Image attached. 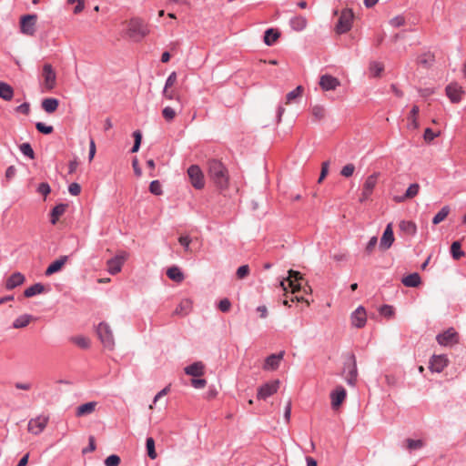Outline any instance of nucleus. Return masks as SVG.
<instances>
[{"label":"nucleus","instance_id":"nucleus-1","mask_svg":"<svg viewBox=\"0 0 466 466\" xmlns=\"http://www.w3.org/2000/svg\"><path fill=\"white\" fill-rule=\"evenodd\" d=\"M208 165L209 177L216 186L220 189L227 188L228 185V175L224 165L217 159L209 160Z\"/></svg>","mask_w":466,"mask_h":466},{"label":"nucleus","instance_id":"nucleus-2","mask_svg":"<svg viewBox=\"0 0 466 466\" xmlns=\"http://www.w3.org/2000/svg\"><path fill=\"white\" fill-rule=\"evenodd\" d=\"M148 33L147 25L140 18H132L127 24V35L134 41L142 40Z\"/></svg>","mask_w":466,"mask_h":466},{"label":"nucleus","instance_id":"nucleus-3","mask_svg":"<svg viewBox=\"0 0 466 466\" xmlns=\"http://www.w3.org/2000/svg\"><path fill=\"white\" fill-rule=\"evenodd\" d=\"M96 331L104 347L112 350L115 345V341L113 332L109 325L106 322H101L98 324Z\"/></svg>","mask_w":466,"mask_h":466},{"label":"nucleus","instance_id":"nucleus-4","mask_svg":"<svg viewBox=\"0 0 466 466\" xmlns=\"http://www.w3.org/2000/svg\"><path fill=\"white\" fill-rule=\"evenodd\" d=\"M353 12L351 9L342 10L336 25V31L338 34H345L350 30L353 21Z\"/></svg>","mask_w":466,"mask_h":466},{"label":"nucleus","instance_id":"nucleus-5","mask_svg":"<svg viewBox=\"0 0 466 466\" xmlns=\"http://www.w3.org/2000/svg\"><path fill=\"white\" fill-rule=\"evenodd\" d=\"M42 77H43V87L47 90L51 91L55 88L56 85V74L50 64H45L43 66L42 70Z\"/></svg>","mask_w":466,"mask_h":466},{"label":"nucleus","instance_id":"nucleus-6","mask_svg":"<svg viewBox=\"0 0 466 466\" xmlns=\"http://www.w3.org/2000/svg\"><path fill=\"white\" fill-rule=\"evenodd\" d=\"M187 175L191 185L196 189H201L205 186L204 175L200 167L197 165H191L187 168Z\"/></svg>","mask_w":466,"mask_h":466},{"label":"nucleus","instance_id":"nucleus-7","mask_svg":"<svg viewBox=\"0 0 466 466\" xmlns=\"http://www.w3.org/2000/svg\"><path fill=\"white\" fill-rule=\"evenodd\" d=\"M302 279V276L300 272L295 270H289V276L286 279L280 281V286L284 290H287V285L291 288L292 292H296L300 289L299 280Z\"/></svg>","mask_w":466,"mask_h":466},{"label":"nucleus","instance_id":"nucleus-8","mask_svg":"<svg viewBox=\"0 0 466 466\" xmlns=\"http://www.w3.org/2000/svg\"><path fill=\"white\" fill-rule=\"evenodd\" d=\"M48 417L40 415L35 419H31L28 422V431L32 434H40L48 423Z\"/></svg>","mask_w":466,"mask_h":466},{"label":"nucleus","instance_id":"nucleus-9","mask_svg":"<svg viewBox=\"0 0 466 466\" xmlns=\"http://www.w3.org/2000/svg\"><path fill=\"white\" fill-rule=\"evenodd\" d=\"M36 15H26L21 18L20 29L21 32L27 35H33L35 32V25L36 22Z\"/></svg>","mask_w":466,"mask_h":466},{"label":"nucleus","instance_id":"nucleus-10","mask_svg":"<svg viewBox=\"0 0 466 466\" xmlns=\"http://www.w3.org/2000/svg\"><path fill=\"white\" fill-rule=\"evenodd\" d=\"M319 84L323 91H333L340 86V81L331 75L325 74L319 77Z\"/></svg>","mask_w":466,"mask_h":466},{"label":"nucleus","instance_id":"nucleus-11","mask_svg":"<svg viewBox=\"0 0 466 466\" xmlns=\"http://www.w3.org/2000/svg\"><path fill=\"white\" fill-rule=\"evenodd\" d=\"M351 324L355 328H363L367 321V314L364 307L359 306L350 316Z\"/></svg>","mask_w":466,"mask_h":466},{"label":"nucleus","instance_id":"nucleus-12","mask_svg":"<svg viewBox=\"0 0 466 466\" xmlns=\"http://www.w3.org/2000/svg\"><path fill=\"white\" fill-rule=\"evenodd\" d=\"M279 386V381L278 380L263 384L258 390V398L262 400L267 399L277 392Z\"/></svg>","mask_w":466,"mask_h":466},{"label":"nucleus","instance_id":"nucleus-13","mask_svg":"<svg viewBox=\"0 0 466 466\" xmlns=\"http://www.w3.org/2000/svg\"><path fill=\"white\" fill-rule=\"evenodd\" d=\"M448 362V359L445 355H433L431 359L429 368L432 372L440 373L447 367Z\"/></svg>","mask_w":466,"mask_h":466},{"label":"nucleus","instance_id":"nucleus-14","mask_svg":"<svg viewBox=\"0 0 466 466\" xmlns=\"http://www.w3.org/2000/svg\"><path fill=\"white\" fill-rule=\"evenodd\" d=\"M378 179V174L374 173L366 178L360 197V201H365L371 195Z\"/></svg>","mask_w":466,"mask_h":466},{"label":"nucleus","instance_id":"nucleus-15","mask_svg":"<svg viewBox=\"0 0 466 466\" xmlns=\"http://www.w3.org/2000/svg\"><path fill=\"white\" fill-rule=\"evenodd\" d=\"M285 352L280 351L277 354L268 356L263 364V370H275L279 367L280 361L283 360Z\"/></svg>","mask_w":466,"mask_h":466},{"label":"nucleus","instance_id":"nucleus-16","mask_svg":"<svg viewBox=\"0 0 466 466\" xmlns=\"http://www.w3.org/2000/svg\"><path fill=\"white\" fill-rule=\"evenodd\" d=\"M345 370H348L346 380L349 385H354L358 376L356 360L353 355L350 356V362L345 364Z\"/></svg>","mask_w":466,"mask_h":466},{"label":"nucleus","instance_id":"nucleus-17","mask_svg":"<svg viewBox=\"0 0 466 466\" xmlns=\"http://www.w3.org/2000/svg\"><path fill=\"white\" fill-rule=\"evenodd\" d=\"M457 333L453 329H449L446 331L437 335L436 339L441 346H449L456 342Z\"/></svg>","mask_w":466,"mask_h":466},{"label":"nucleus","instance_id":"nucleus-18","mask_svg":"<svg viewBox=\"0 0 466 466\" xmlns=\"http://www.w3.org/2000/svg\"><path fill=\"white\" fill-rule=\"evenodd\" d=\"M346 390L342 386H338L330 393L331 406L333 409H337L344 401L346 398Z\"/></svg>","mask_w":466,"mask_h":466},{"label":"nucleus","instance_id":"nucleus-19","mask_svg":"<svg viewBox=\"0 0 466 466\" xmlns=\"http://www.w3.org/2000/svg\"><path fill=\"white\" fill-rule=\"evenodd\" d=\"M463 91L461 86L456 83H451L446 86L447 96L452 103H458L461 99Z\"/></svg>","mask_w":466,"mask_h":466},{"label":"nucleus","instance_id":"nucleus-20","mask_svg":"<svg viewBox=\"0 0 466 466\" xmlns=\"http://www.w3.org/2000/svg\"><path fill=\"white\" fill-rule=\"evenodd\" d=\"M69 257L68 256H60L57 259L53 261L46 269V276H51L62 269L65 264L67 262Z\"/></svg>","mask_w":466,"mask_h":466},{"label":"nucleus","instance_id":"nucleus-21","mask_svg":"<svg viewBox=\"0 0 466 466\" xmlns=\"http://www.w3.org/2000/svg\"><path fill=\"white\" fill-rule=\"evenodd\" d=\"M420 191V185L418 183L410 184V187L407 188L406 192L402 196H395L393 198L394 201L397 203H402L406 201L407 199L413 198L418 195Z\"/></svg>","mask_w":466,"mask_h":466},{"label":"nucleus","instance_id":"nucleus-22","mask_svg":"<svg viewBox=\"0 0 466 466\" xmlns=\"http://www.w3.org/2000/svg\"><path fill=\"white\" fill-rule=\"evenodd\" d=\"M126 255L116 256L107 261V270L111 275H115L121 270Z\"/></svg>","mask_w":466,"mask_h":466},{"label":"nucleus","instance_id":"nucleus-23","mask_svg":"<svg viewBox=\"0 0 466 466\" xmlns=\"http://www.w3.org/2000/svg\"><path fill=\"white\" fill-rule=\"evenodd\" d=\"M394 241V236H393V230L391 228V224H388L383 235L380 238V248L383 249H388L391 247L392 243Z\"/></svg>","mask_w":466,"mask_h":466},{"label":"nucleus","instance_id":"nucleus-24","mask_svg":"<svg viewBox=\"0 0 466 466\" xmlns=\"http://www.w3.org/2000/svg\"><path fill=\"white\" fill-rule=\"evenodd\" d=\"M204 364L201 361H196L187 366L184 370L185 373L193 377H200L204 373Z\"/></svg>","mask_w":466,"mask_h":466},{"label":"nucleus","instance_id":"nucleus-25","mask_svg":"<svg viewBox=\"0 0 466 466\" xmlns=\"http://www.w3.org/2000/svg\"><path fill=\"white\" fill-rule=\"evenodd\" d=\"M96 405H97V402L89 401V402H86L85 404L78 406L76 410V416L83 417V416L89 415V414L93 413L96 410Z\"/></svg>","mask_w":466,"mask_h":466},{"label":"nucleus","instance_id":"nucleus-26","mask_svg":"<svg viewBox=\"0 0 466 466\" xmlns=\"http://www.w3.org/2000/svg\"><path fill=\"white\" fill-rule=\"evenodd\" d=\"M25 281V276L20 272L12 274L5 282V288L7 289H13L17 286H20Z\"/></svg>","mask_w":466,"mask_h":466},{"label":"nucleus","instance_id":"nucleus-27","mask_svg":"<svg viewBox=\"0 0 466 466\" xmlns=\"http://www.w3.org/2000/svg\"><path fill=\"white\" fill-rule=\"evenodd\" d=\"M192 309V301L188 299H184L180 301L177 307L175 309V314L180 316L187 315Z\"/></svg>","mask_w":466,"mask_h":466},{"label":"nucleus","instance_id":"nucleus-28","mask_svg":"<svg viewBox=\"0 0 466 466\" xmlns=\"http://www.w3.org/2000/svg\"><path fill=\"white\" fill-rule=\"evenodd\" d=\"M401 282L406 287L416 288L420 284L421 279H420V276L415 272V273H411V274L404 277L401 279Z\"/></svg>","mask_w":466,"mask_h":466},{"label":"nucleus","instance_id":"nucleus-29","mask_svg":"<svg viewBox=\"0 0 466 466\" xmlns=\"http://www.w3.org/2000/svg\"><path fill=\"white\" fill-rule=\"evenodd\" d=\"M59 101L56 98L53 97L45 98L42 101V108L49 114L55 112L57 109Z\"/></svg>","mask_w":466,"mask_h":466},{"label":"nucleus","instance_id":"nucleus-30","mask_svg":"<svg viewBox=\"0 0 466 466\" xmlns=\"http://www.w3.org/2000/svg\"><path fill=\"white\" fill-rule=\"evenodd\" d=\"M167 275L170 279L176 282H181L185 279L183 272L177 266H173L167 268Z\"/></svg>","mask_w":466,"mask_h":466},{"label":"nucleus","instance_id":"nucleus-31","mask_svg":"<svg viewBox=\"0 0 466 466\" xmlns=\"http://www.w3.org/2000/svg\"><path fill=\"white\" fill-rule=\"evenodd\" d=\"M14 96L12 86L5 82H0V97L5 101H10Z\"/></svg>","mask_w":466,"mask_h":466},{"label":"nucleus","instance_id":"nucleus-32","mask_svg":"<svg viewBox=\"0 0 466 466\" xmlns=\"http://www.w3.org/2000/svg\"><path fill=\"white\" fill-rule=\"evenodd\" d=\"M279 35H280L278 30L268 28L265 31L264 43L268 46H273Z\"/></svg>","mask_w":466,"mask_h":466},{"label":"nucleus","instance_id":"nucleus-33","mask_svg":"<svg viewBox=\"0 0 466 466\" xmlns=\"http://www.w3.org/2000/svg\"><path fill=\"white\" fill-rule=\"evenodd\" d=\"M44 290H45V287L43 284L35 283V284L28 287L27 289H25L24 291V295L26 298H31L33 296L43 293Z\"/></svg>","mask_w":466,"mask_h":466},{"label":"nucleus","instance_id":"nucleus-34","mask_svg":"<svg viewBox=\"0 0 466 466\" xmlns=\"http://www.w3.org/2000/svg\"><path fill=\"white\" fill-rule=\"evenodd\" d=\"M290 26L295 31H302L307 25V19L303 16H294L290 19Z\"/></svg>","mask_w":466,"mask_h":466},{"label":"nucleus","instance_id":"nucleus-35","mask_svg":"<svg viewBox=\"0 0 466 466\" xmlns=\"http://www.w3.org/2000/svg\"><path fill=\"white\" fill-rule=\"evenodd\" d=\"M32 316L29 314H24L17 317L13 322V328L22 329L26 327L32 319Z\"/></svg>","mask_w":466,"mask_h":466},{"label":"nucleus","instance_id":"nucleus-36","mask_svg":"<svg viewBox=\"0 0 466 466\" xmlns=\"http://www.w3.org/2000/svg\"><path fill=\"white\" fill-rule=\"evenodd\" d=\"M66 209V204H58L52 209L50 221L53 225H55L57 222L59 217L65 213Z\"/></svg>","mask_w":466,"mask_h":466},{"label":"nucleus","instance_id":"nucleus-37","mask_svg":"<svg viewBox=\"0 0 466 466\" xmlns=\"http://www.w3.org/2000/svg\"><path fill=\"white\" fill-rule=\"evenodd\" d=\"M312 116L315 120L319 121L326 116V109L322 105H313L310 107Z\"/></svg>","mask_w":466,"mask_h":466},{"label":"nucleus","instance_id":"nucleus-38","mask_svg":"<svg viewBox=\"0 0 466 466\" xmlns=\"http://www.w3.org/2000/svg\"><path fill=\"white\" fill-rule=\"evenodd\" d=\"M400 228L401 231L411 236L415 235L417 231L416 225L413 222L408 220H401L400 222Z\"/></svg>","mask_w":466,"mask_h":466},{"label":"nucleus","instance_id":"nucleus-39","mask_svg":"<svg viewBox=\"0 0 466 466\" xmlns=\"http://www.w3.org/2000/svg\"><path fill=\"white\" fill-rule=\"evenodd\" d=\"M303 92V87L298 86L295 89L289 92L286 96V104L293 103L297 98L300 97Z\"/></svg>","mask_w":466,"mask_h":466},{"label":"nucleus","instance_id":"nucleus-40","mask_svg":"<svg viewBox=\"0 0 466 466\" xmlns=\"http://www.w3.org/2000/svg\"><path fill=\"white\" fill-rule=\"evenodd\" d=\"M450 213L449 206H444L433 217L432 223L434 225H438L441 221H443Z\"/></svg>","mask_w":466,"mask_h":466},{"label":"nucleus","instance_id":"nucleus-41","mask_svg":"<svg viewBox=\"0 0 466 466\" xmlns=\"http://www.w3.org/2000/svg\"><path fill=\"white\" fill-rule=\"evenodd\" d=\"M451 253L454 259L458 260L464 256L461 245L459 241H454L451 246Z\"/></svg>","mask_w":466,"mask_h":466},{"label":"nucleus","instance_id":"nucleus-42","mask_svg":"<svg viewBox=\"0 0 466 466\" xmlns=\"http://www.w3.org/2000/svg\"><path fill=\"white\" fill-rule=\"evenodd\" d=\"M419 111H420V109H419L418 106H413L410 110L408 119H409V127L411 128L415 129L418 127L417 115L419 114Z\"/></svg>","mask_w":466,"mask_h":466},{"label":"nucleus","instance_id":"nucleus-43","mask_svg":"<svg viewBox=\"0 0 466 466\" xmlns=\"http://www.w3.org/2000/svg\"><path fill=\"white\" fill-rule=\"evenodd\" d=\"M19 149L24 156L29 157L30 159L35 158V152L29 143L21 144L19 146Z\"/></svg>","mask_w":466,"mask_h":466},{"label":"nucleus","instance_id":"nucleus-44","mask_svg":"<svg viewBox=\"0 0 466 466\" xmlns=\"http://www.w3.org/2000/svg\"><path fill=\"white\" fill-rule=\"evenodd\" d=\"M71 340L81 349H87L90 346V340L83 336L74 337Z\"/></svg>","mask_w":466,"mask_h":466},{"label":"nucleus","instance_id":"nucleus-45","mask_svg":"<svg viewBox=\"0 0 466 466\" xmlns=\"http://www.w3.org/2000/svg\"><path fill=\"white\" fill-rule=\"evenodd\" d=\"M147 455L150 459H156L157 452L155 451V441L153 438L148 437L146 441Z\"/></svg>","mask_w":466,"mask_h":466},{"label":"nucleus","instance_id":"nucleus-46","mask_svg":"<svg viewBox=\"0 0 466 466\" xmlns=\"http://www.w3.org/2000/svg\"><path fill=\"white\" fill-rule=\"evenodd\" d=\"M407 449L410 451L419 450L424 446V442L421 440L407 439Z\"/></svg>","mask_w":466,"mask_h":466},{"label":"nucleus","instance_id":"nucleus-47","mask_svg":"<svg viewBox=\"0 0 466 466\" xmlns=\"http://www.w3.org/2000/svg\"><path fill=\"white\" fill-rule=\"evenodd\" d=\"M149 191L156 196H160L163 193L160 182L153 180L149 185Z\"/></svg>","mask_w":466,"mask_h":466},{"label":"nucleus","instance_id":"nucleus-48","mask_svg":"<svg viewBox=\"0 0 466 466\" xmlns=\"http://www.w3.org/2000/svg\"><path fill=\"white\" fill-rule=\"evenodd\" d=\"M35 128L37 129L38 132L43 133L45 135L51 134L54 130L52 126H47L43 122H37L35 124Z\"/></svg>","mask_w":466,"mask_h":466},{"label":"nucleus","instance_id":"nucleus-49","mask_svg":"<svg viewBox=\"0 0 466 466\" xmlns=\"http://www.w3.org/2000/svg\"><path fill=\"white\" fill-rule=\"evenodd\" d=\"M162 115H163V117L170 122L172 121L175 116H176V111L170 107V106H166L163 110H162Z\"/></svg>","mask_w":466,"mask_h":466},{"label":"nucleus","instance_id":"nucleus-50","mask_svg":"<svg viewBox=\"0 0 466 466\" xmlns=\"http://www.w3.org/2000/svg\"><path fill=\"white\" fill-rule=\"evenodd\" d=\"M133 136L135 137V142H134V145H133V147L131 148V152L132 153H136V152H137L139 150L142 136H141V133L138 130L135 131Z\"/></svg>","mask_w":466,"mask_h":466},{"label":"nucleus","instance_id":"nucleus-51","mask_svg":"<svg viewBox=\"0 0 466 466\" xmlns=\"http://www.w3.org/2000/svg\"><path fill=\"white\" fill-rule=\"evenodd\" d=\"M179 244L184 248L186 252H190L191 238L188 236H180L178 238Z\"/></svg>","mask_w":466,"mask_h":466},{"label":"nucleus","instance_id":"nucleus-52","mask_svg":"<svg viewBox=\"0 0 466 466\" xmlns=\"http://www.w3.org/2000/svg\"><path fill=\"white\" fill-rule=\"evenodd\" d=\"M119 463H120V458H119V456H117L116 454L109 455L105 460L106 466H118Z\"/></svg>","mask_w":466,"mask_h":466},{"label":"nucleus","instance_id":"nucleus-53","mask_svg":"<svg viewBox=\"0 0 466 466\" xmlns=\"http://www.w3.org/2000/svg\"><path fill=\"white\" fill-rule=\"evenodd\" d=\"M390 25L393 27H400L405 25V18L402 15H397L390 20Z\"/></svg>","mask_w":466,"mask_h":466},{"label":"nucleus","instance_id":"nucleus-54","mask_svg":"<svg viewBox=\"0 0 466 466\" xmlns=\"http://www.w3.org/2000/svg\"><path fill=\"white\" fill-rule=\"evenodd\" d=\"M370 69L374 76H378L382 72L383 66L380 63L373 62L370 64Z\"/></svg>","mask_w":466,"mask_h":466},{"label":"nucleus","instance_id":"nucleus-55","mask_svg":"<svg viewBox=\"0 0 466 466\" xmlns=\"http://www.w3.org/2000/svg\"><path fill=\"white\" fill-rule=\"evenodd\" d=\"M355 167L353 164H347L342 167L340 174L345 177H350L352 176Z\"/></svg>","mask_w":466,"mask_h":466},{"label":"nucleus","instance_id":"nucleus-56","mask_svg":"<svg viewBox=\"0 0 466 466\" xmlns=\"http://www.w3.org/2000/svg\"><path fill=\"white\" fill-rule=\"evenodd\" d=\"M237 277L240 279L246 278L249 274V267L248 265H242L237 269Z\"/></svg>","mask_w":466,"mask_h":466},{"label":"nucleus","instance_id":"nucleus-57","mask_svg":"<svg viewBox=\"0 0 466 466\" xmlns=\"http://www.w3.org/2000/svg\"><path fill=\"white\" fill-rule=\"evenodd\" d=\"M37 192L43 196H46L50 193L51 191V188H50V186L48 183L46 182H43V183H40L37 187Z\"/></svg>","mask_w":466,"mask_h":466},{"label":"nucleus","instance_id":"nucleus-58","mask_svg":"<svg viewBox=\"0 0 466 466\" xmlns=\"http://www.w3.org/2000/svg\"><path fill=\"white\" fill-rule=\"evenodd\" d=\"M380 313L384 317H391L394 313L393 308L390 305H383L380 308Z\"/></svg>","mask_w":466,"mask_h":466},{"label":"nucleus","instance_id":"nucleus-59","mask_svg":"<svg viewBox=\"0 0 466 466\" xmlns=\"http://www.w3.org/2000/svg\"><path fill=\"white\" fill-rule=\"evenodd\" d=\"M68 191L72 196H78L81 192V187L78 183L73 182L69 185Z\"/></svg>","mask_w":466,"mask_h":466},{"label":"nucleus","instance_id":"nucleus-60","mask_svg":"<svg viewBox=\"0 0 466 466\" xmlns=\"http://www.w3.org/2000/svg\"><path fill=\"white\" fill-rule=\"evenodd\" d=\"M231 302L228 299H223L218 303V309L222 312H228L230 309Z\"/></svg>","mask_w":466,"mask_h":466},{"label":"nucleus","instance_id":"nucleus-61","mask_svg":"<svg viewBox=\"0 0 466 466\" xmlns=\"http://www.w3.org/2000/svg\"><path fill=\"white\" fill-rule=\"evenodd\" d=\"M207 384L206 380L196 377L191 380V385L196 389H203Z\"/></svg>","mask_w":466,"mask_h":466},{"label":"nucleus","instance_id":"nucleus-62","mask_svg":"<svg viewBox=\"0 0 466 466\" xmlns=\"http://www.w3.org/2000/svg\"><path fill=\"white\" fill-rule=\"evenodd\" d=\"M177 81L176 72H172L167 78L164 89H168Z\"/></svg>","mask_w":466,"mask_h":466},{"label":"nucleus","instance_id":"nucleus-63","mask_svg":"<svg viewBox=\"0 0 466 466\" xmlns=\"http://www.w3.org/2000/svg\"><path fill=\"white\" fill-rule=\"evenodd\" d=\"M438 136L437 133L433 132L431 128L428 127L424 131V139L426 141H432Z\"/></svg>","mask_w":466,"mask_h":466},{"label":"nucleus","instance_id":"nucleus-64","mask_svg":"<svg viewBox=\"0 0 466 466\" xmlns=\"http://www.w3.org/2000/svg\"><path fill=\"white\" fill-rule=\"evenodd\" d=\"M377 242H378V238H377V237H372V238H370V239L369 240V242H368V244H367V246H366V251H367L368 253H371V252H372V250L374 249V248H375V246H376Z\"/></svg>","mask_w":466,"mask_h":466}]
</instances>
